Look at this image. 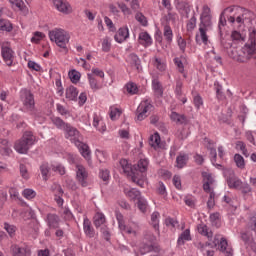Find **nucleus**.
<instances>
[{
  "instance_id": "nucleus-12",
  "label": "nucleus",
  "mask_w": 256,
  "mask_h": 256,
  "mask_svg": "<svg viewBox=\"0 0 256 256\" xmlns=\"http://www.w3.org/2000/svg\"><path fill=\"white\" fill-rule=\"evenodd\" d=\"M89 179V172L83 165L77 164L76 165V180L78 183L81 184L82 187H87L89 185V182H87Z\"/></svg>"
},
{
  "instance_id": "nucleus-49",
  "label": "nucleus",
  "mask_w": 256,
  "mask_h": 256,
  "mask_svg": "<svg viewBox=\"0 0 256 256\" xmlns=\"http://www.w3.org/2000/svg\"><path fill=\"white\" fill-rule=\"evenodd\" d=\"M22 195L25 199L31 200L35 199V197L37 196V192H35V190L33 189L26 188L23 190Z\"/></svg>"
},
{
  "instance_id": "nucleus-21",
  "label": "nucleus",
  "mask_w": 256,
  "mask_h": 256,
  "mask_svg": "<svg viewBox=\"0 0 256 256\" xmlns=\"http://www.w3.org/2000/svg\"><path fill=\"white\" fill-rule=\"evenodd\" d=\"M149 145L152 146L153 149H155L156 151L158 149L163 148V142H161V136L157 132H155L150 136Z\"/></svg>"
},
{
  "instance_id": "nucleus-26",
  "label": "nucleus",
  "mask_w": 256,
  "mask_h": 256,
  "mask_svg": "<svg viewBox=\"0 0 256 256\" xmlns=\"http://www.w3.org/2000/svg\"><path fill=\"white\" fill-rule=\"evenodd\" d=\"M127 63L132 67V69H136V71L141 69V60L137 54H130L127 58Z\"/></svg>"
},
{
  "instance_id": "nucleus-40",
  "label": "nucleus",
  "mask_w": 256,
  "mask_h": 256,
  "mask_svg": "<svg viewBox=\"0 0 256 256\" xmlns=\"http://www.w3.org/2000/svg\"><path fill=\"white\" fill-rule=\"evenodd\" d=\"M125 90L127 93H129V95H137V93H139V87H137V84L133 82H128L125 85Z\"/></svg>"
},
{
  "instance_id": "nucleus-24",
  "label": "nucleus",
  "mask_w": 256,
  "mask_h": 256,
  "mask_svg": "<svg viewBox=\"0 0 256 256\" xmlns=\"http://www.w3.org/2000/svg\"><path fill=\"white\" fill-rule=\"evenodd\" d=\"M218 249H220L222 253H225V255H228V256L233 255V248L229 246V243L225 238H221L220 242H218Z\"/></svg>"
},
{
  "instance_id": "nucleus-3",
  "label": "nucleus",
  "mask_w": 256,
  "mask_h": 256,
  "mask_svg": "<svg viewBox=\"0 0 256 256\" xmlns=\"http://www.w3.org/2000/svg\"><path fill=\"white\" fill-rule=\"evenodd\" d=\"M65 131V137L66 139H69L71 143H74V145L77 146L78 150L80 151L82 157L86 159V161L91 160V150L89 149V146L81 141L82 136L81 133H79V130H77L75 127L71 125H67L64 129Z\"/></svg>"
},
{
  "instance_id": "nucleus-18",
  "label": "nucleus",
  "mask_w": 256,
  "mask_h": 256,
  "mask_svg": "<svg viewBox=\"0 0 256 256\" xmlns=\"http://www.w3.org/2000/svg\"><path fill=\"white\" fill-rule=\"evenodd\" d=\"M127 39H129V28L128 27L120 28L114 35V41H116V43H125V41H127Z\"/></svg>"
},
{
  "instance_id": "nucleus-16",
  "label": "nucleus",
  "mask_w": 256,
  "mask_h": 256,
  "mask_svg": "<svg viewBox=\"0 0 256 256\" xmlns=\"http://www.w3.org/2000/svg\"><path fill=\"white\" fill-rule=\"evenodd\" d=\"M92 125L100 133H105V131H107V125H105V121H103V117H101V115L97 113H94L93 115Z\"/></svg>"
},
{
  "instance_id": "nucleus-8",
  "label": "nucleus",
  "mask_w": 256,
  "mask_h": 256,
  "mask_svg": "<svg viewBox=\"0 0 256 256\" xmlns=\"http://www.w3.org/2000/svg\"><path fill=\"white\" fill-rule=\"evenodd\" d=\"M1 57L7 67H15V51L11 48V43L1 41Z\"/></svg>"
},
{
  "instance_id": "nucleus-54",
  "label": "nucleus",
  "mask_w": 256,
  "mask_h": 256,
  "mask_svg": "<svg viewBox=\"0 0 256 256\" xmlns=\"http://www.w3.org/2000/svg\"><path fill=\"white\" fill-rule=\"evenodd\" d=\"M52 171L59 173V175H65V166L60 163L52 164Z\"/></svg>"
},
{
  "instance_id": "nucleus-31",
  "label": "nucleus",
  "mask_w": 256,
  "mask_h": 256,
  "mask_svg": "<svg viewBox=\"0 0 256 256\" xmlns=\"http://www.w3.org/2000/svg\"><path fill=\"white\" fill-rule=\"evenodd\" d=\"M152 89L155 95H158V97H161L163 95V86L161 85V82H159V79L154 78L152 80Z\"/></svg>"
},
{
  "instance_id": "nucleus-9",
  "label": "nucleus",
  "mask_w": 256,
  "mask_h": 256,
  "mask_svg": "<svg viewBox=\"0 0 256 256\" xmlns=\"http://www.w3.org/2000/svg\"><path fill=\"white\" fill-rule=\"evenodd\" d=\"M116 219L118 221L120 231L123 233H127V235H137V231L139 227L135 223H131L130 225H125V220L123 219V214L120 212H116Z\"/></svg>"
},
{
  "instance_id": "nucleus-38",
  "label": "nucleus",
  "mask_w": 256,
  "mask_h": 256,
  "mask_svg": "<svg viewBox=\"0 0 256 256\" xmlns=\"http://www.w3.org/2000/svg\"><path fill=\"white\" fill-rule=\"evenodd\" d=\"M121 113H123L121 108L117 106L110 107V119H112V121H116V119H119V117H121Z\"/></svg>"
},
{
  "instance_id": "nucleus-13",
  "label": "nucleus",
  "mask_w": 256,
  "mask_h": 256,
  "mask_svg": "<svg viewBox=\"0 0 256 256\" xmlns=\"http://www.w3.org/2000/svg\"><path fill=\"white\" fill-rule=\"evenodd\" d=\"M53 5L63 15H71L73 13V6L67 0H53Z\"/></svg>"
},
{
  "instance_id": "nucleus-4",
  "label": "nucleus",
  "mask_w": 256,
  "mask_h": 256,
  "mask_svg": "<svg viewBox=\"0 0 256 256\" xmlns=\"http://www.w3.org/2000/svg\"><path fill=\"white\" fill-rule=\"evenodd\" d=\"M48 37L60 49H67V45H69V41L71 40V34L63 28H53L48 32Z\"/></svg>"
},
{
  "instance_id": "nucleus-47",
  "label": "nucleus",
  "mask_w": 256,
  "mask_h": 256,
  "mask_svg": "<svg viewBox=\"0 0 256 256\" xmlns=\"http://www.w3.org/2000/svg\"><path fill=\"white\" fill-rule=\"evenodd\" d=\"M9 3L13 8L19 9V11H25V2L23 0H9Z\"/></svg>"
},
{
  "instance_id": "nucleus-22",
  "label": "nucleus",
  "mask_w": 256,
  "mask_h": 256,
  "mask_svg": "<svg viewBox=\"0 0 256 256\" xmlns=\"http://www.w3.org/2000/svg\"><path fill=\"white\" fill-rule=\"evenodd\" d=\"M12 153L13 150L11 149V145H9V141L0 139V154L3 155V157H10Z\"/></svg>"
},
{
  "instance_id": "nucleus-55",
  "label": "nucleus",
  "mask_w": 256,
  "mask_h": 256,
  "mask_svg": "<svg viewBox=\"0 0 256 256\" xmlns=\"http://www.w3.org/2000/svg\"><path fill=\"white\" fill-rule=\"evenodd\" d=\"M236 149L242 152V155L245 157H249V152L247 151V146L244 144L243 141L236 142Z\"/></svg>"
},
{
  "instance_id": "nucleus-19",
  "label": "nucleus",
  "mask_w": 256,
  "mask_h": 256,
  "mask_svg": "<svg viewBox=\"0 0 256 256\" xmlns=\"http://www.w3.org/2000/svg\"><path fill=\"white\" fill-rule=\"evenodd\" d=\"M138 43L142 45V47H151V45H153V38H151V35H149L147 31H142L139 33Z\"/></svg>"
},
{
  "instance_id": "nucleus-35",
  "label": "nucleus",
  "mask_w": 256,
  "mask_h": 256,
  "mask_svg": "<svg viewBox=\"0 0 256 256\" xmlns=\"http://www.w3.org/2000/svg\"><path fill=\"white\" fill-rule=\"evenodd\" d=\"M88 81L90 89H92V91H99V89H101V84L99 83V81H97V78H95V76H93L92 74H88Z\"/></svg>"
},
{
  "instance_id": "nucleus-33",
  "label": "nucleus",
  "mask_w": 256,
  "mask_h": 256,
  "mask_svg": "<svg viewBox=\"0 0 256 256\" xmlns=\"http://www.w3.org/2000/svg\"><path fill=\"white\" fill-rule=\"evenodd\" d=\"M77 95H79V91L74 86H70L66 89V99L70 101H75L77 99Z\"/></svg>"
},
{
  "instance_id": "nucleus-32",
  "label": "nucleus",
  "mask_w": 256,
  "mask_h": 256,
  "mask_svg": "<svg viewBox=\"0 0 256 256\" xmlns=\"http://www.w3.org/2000/svg\"><path fill=\"white\" fill-rule=\"evenodd\" d=\"M197 229H198V233H200V235H203L204 237H207L208 239L213 238V232L209 231V227H207V225L199 224Z\"/></svg>"
},
{
  "instance_id": "nucleus-56",
  "label": "nucleus",
  "mask_w": 256,
  "mask_h": 256,
  "mask_svg": "<svg viewBox=\"0 0 256 256\" xmlns=\"http://www.w3.org/2000/svg\"><path fill=\"white\" fill-rule=\"evenodd\" d=\"M20 175L26 181L29 179V177H31V175L29 174V170L27 169V166H25V164H20Z\"/></svg>"
},
{
  "instance_id": "nucleus-17",
  "label": "nucleus",
  "mask_w": 256,
  "mask_h": 256,
  "mask_svg": "<svg viewBox=\"0 0 256 256\" xmlns=\"http://www.w3.org/2000/svg\"><path fill=\"white\" fill-rule=\"evenodd\" d=\"M207 27L208 26H203L200 25L199 26V34H196V43L198 45H202V43L204 45H207V43L209 42V37L207 36Z\"/></svg>"
},
{
  "instance_id": "nucleus-53",
  "label": "nucleus",
  "mask_w": 256,
  "mask_h": 256,
  "mask_svg": "<svg viewBox=\"0 0 256 256\" xmlns=\"http://www.w3.org/2000/svg\"><path fill=\"white\" fill-rule=\"evenodd\" d=\"M69 78L72 81V83H79V79H81V73L77 70H71L69 73Z\"/></svg>"
},
{
  "instance_id": "nucleus-45",
  "label": "nucleus",
  "mask_w": 256,
  "mask_h": 256,
  "mask_svg": "<svg viewBox=\"0 0 256 256\" xmlns=\"http://www.w3.org/2000/svg\"><path fill=\"white\" fill-rule=\"evenodd\" d=\"M102 51H104V53H109L111 51V38H109V36L102 39Z\"/></svg>"
},
{
  "instance_id": "nucleus-41",
  "label": "nucleus",
  "mask_w": 256,
  "mask_h": 256,
  "mask_svg": "<svg viewBox=\"0 0 256 256\" xmlns=\"http://www.w3.org/2000/svg\"><path fill=\"white\" fill-rule=\"evenodd\" d=\"M105 224V214L97 212L94 216V225L95 227H101Z\"/></svg>"
},
{
  "instance_id": "nucleus-2",
  "label": "nucleus",
  "mask_w": 256,
  "mask_h": 256,
  "mask_svg": "<svg viewBox=\"0 0 256 256\" xmlns=\"http://www.w3.org/2000/svg\"><path fill=\"white\" fill-rule=\"evenodd\" d=\"M225 15H229L228 23H231V25H234V27H241V25L245 23L247 16L251 15V13L249 10L239 6L228 7L220 15L219 25H222V27H225L227 23Z\"/></svg>"
},
{
  "instance_id": "nucleus-43",
  "label": "nucleus",
  "mask_w": 256,
  "mask_h": 256,
  "mask_svg": "<svg viewBox=\"0 0 256 256\" xmlns=\"http://www.w3.org/2000/svg\"><path fill=\"white\" fill-rule=\"evenodd\" d=\"M51 121L53 123V125H55V127H57V129H64L69 125L67 123H65L61 118L59 117H52Z\"/></svg>"
},
{
  "instance_id": "nucleus-34",
  "label": "nucleus",
  "mask_w": 256,
  "mask_h": 256,
  "mask_svg": "<svg viewBox=\"0 0 256 256\" xmlns=\"http://www.w3.org/2000/svg\"><path fill=\"white\" fill-rule=\"evenodd\" d=\"M0 31H6V33H11L13 31V24L7 19H0Z\"/></svg>"
},
{
  "instance_id": "nucleus-27",
  "label": "nucleus",
  "mask_w": 256,
  "mask_h": 256,
  "mask_svg": "<svg viewBox=\"0 0 256 256\" xmlns=\"http://www.w3.org/2000/svg\"><path fill=\"white\" fill-rule=\"evenodd\" d=\"M124 193L128 199H131L132 201H139L141 199V192L135 188H125Z\"/></svg>"
},
{
  "instance_id": "nucleus-46",
  "label": "nucleus",
  "mask_w": 256,
  "mask_h": 256,
  "mask_svg": "<svg viewBox=\"0 0 256 256\" xmlns=\"http://www.w3.org/2000/svg\"><path fill=\"white\" fill-rule=\"evenodd\" d=\"M135 19L136 21H138V23H140V25H142V27H147V25H149V21L147 20V17H145V15H143V13L141 12L136 13Z\"/></svg>"
},
{
  "instance_id": "nucleus-52",
  "label": "nucleus",
  "mask_w": 256,
  "mask_h": 256,
  "mask_svg": "<svg viewBox=\"0 0 256 256\" xmlns=\"http://www.w3.org/2000/svg\"><path fill=\"white\" fill-rule=\"evenodd\" d=\"M137 207L141 213H147V200L145 198L141 197L138 199Z\"/></svg>"
},
{
  "instance_id": "nucleus-42",
  "label": "nucleus",
  "mask_w": 256,
  "mask_h": 256,
  "mask_svg": "<svg viewBox=\"0 0 256 256\" xmlns=\"http://www.w3.org/2000/svg\"><path fill=\"white\" fill-rule=\"evenodd\" d=\"M160 217H161V215L159 214V212H154L151 215L150 225H152V227H154L155 231H159V218Z\"/></svg>"
},
{
  "instance_id": "nucleus-28",
  "label": "nucleus",
  "mask_w": 256,
  "mask_h": 256,
  "mask_svg": "<svg viewBox=\"0 0 256 256\" xmlns=\"http://www.w3.org/2000/svg\"><path fill=\"white\" fill-rule=\"evenodd\" d=\"M174 93H175L177 99H179V101H181L183 104H185L187 102V97H185L183 95V82H181V81L176 82V87H175Z\"/></svg>"
},
{
  "instance_id": "nucleus-30",
  "label": "nucleus",
  "mask_w": 256,
  "mask_h": 256,
  "mask_svg": "<svg viewBox=\"0 0 256 256\" xmlns=\"http://www.w3.org/2000/svg\"><path fill=\"white\" fill-rule=\"evenodd\" d=\"M191 230L190 229H186L183 232H181V234L178 237L177 240V245H179L180 247L185 245V243H187V241H191Z\"/></svg>"
},
{
  "instance_id": "nucleus-25",
  "label": "nucleus",
  "mask_w": 256,
  "mask_h": 256,
  "mask_svg": "<svg viewBox=\"0 0 256 256\" xmlns=\"http://www.w3.org/2000/svg\"><path fill=\"white\" fill-rule=\"evenodd\" d=\"M174 65H176L177 71L179 73H185V63H187V58L185 55H181L179 57H175L173 59Z\"/></svg>"
},
{
  "instance_id": "nucleus-62",
  "label": "nucleus",
  "mask_w": 256,
  "mask_h": 256,
  "mask_svg": "<svg viewBox=\"0 0 256 256\" xmlns=\"http://www.w3.org/2000/svg\"><path fill=\"white\" fill-rule=\"evenodd\" d=\"M4 229L7 231L8 235H10V237H13L15 235V231H17V228L14 225L7 223L4 224Z\"/></svg>"
},
{
  "instance_id": "nucleus-37",
  "label": "nucleus",
  "mask_w": 256,
  "mask_h": 256,
  "mask_svg": "<svg viewBox=\"0 0 256 256\" xmlns=\"http://www.w3.org/2000/svg\"><path fill=\"white\" fill-rule=\"evenodd\" d=\"M153 65L157 71H160V73H163L167 70V63H165V61L161 60L160 58H155Z\"/></svg>"
},
{
  "instance_id": "nucleus-64",
  "label": "nucleus",
  "mask_w": 256,
  "mask_h": 256,
  "mask_svg": "<svg viewBox=\"0 0 256 256\" xmlns=\"http://www.w3.org/2000/svg\"><path fill=\"white\" fill-rule=\"evenodd\" d=\"M178 46L180 51H182V53H185V49L187 48V41H185V39H183V37H179L177 40Z\"/></svg>"
},
{
  "instance_id": "nucleus-57",
  "label": "nucleus",
  "mask_w": 256,
  "mask_h": 256,
  "mask_svg": "<svg viewBox=\"0 0 256 256\" xmlns=\"http://www.w3.org/2000/svg\"><path fill=\"white\" fill-rule=\"evenodd\" d=\"M184 203H185V205H187L188 207H191L193 209V207H195V203H196L195 197L192 195L185 196Z\"/></svg>"
},
{
  "instance_id": "nucleus-50",
  "label": "nucleus",
  "mask_w": 256,
  "mask_h": 256,
  "mask_svg": "<svg viewBox=\"0 0 256 256\" xmlns=\"http://www.w3.org/2000/svg\"><path fill=\"white\" fill-rule=\"evenodd\" d=\"M40 172L44 181H47V179H49V163H43L40 166Z\"/></svg>"
},
{
  "instance_id": "nucleus-29",
  "label": "nucleus",
  "mask_w": 256,
  "mask_h": 256,
  "mask_svg": "<svg viewBox=\"0 0 256 256\" xmlns=\"http://www.w3.org/2000/svg\"><path fill=\"white\" fill-rule=\"evenodd\" d=\"M171 121L177 125H187V117L183 114L177 112H171L170 114Z\"/></svg>"
},
{
  "instance_id": "nucleus-5",
  "label": "nucleus",
  "mask_w": 256,
  "mask_h": 256,
  "mask_svg": "<svg viewBox=\"0 0 256 256\" xmlns=\"http://www.w3.org/2000/svg\"><path fill=\"white\" fill-rule=\"evenodd\" d=\"M35 145V136L33 132H25L20 140L14 144V149L20 155H25Z\"/></svg>"
},
{
  "instance_id": "nucleus-63",
  "label": "nucleus",
  "mask_w": 256,
  "mask_h": 256,
  "mask_svg": "<svg viewBox=\"0 0 256 256\" xmlns=\"http://www.w3.org/2000/svg\"><path fill=\"white\" fill-rule=\"evenodd\" d=\"M219 217H220L219 213H213L210 215V221L212 225H215V227H219L220 225Z\"/></svg>"
},
{
  "instance_id": "nucleus-60",
  "label": "nucleus",
  "mask_w": 256,
  "mask_h": 256,
  "mask_svg": "<svg viewBox=\"0 0 256 256\" xmlns=\"http://www.w3.org/2000/svg\"><path fill=\"white\" fill-rule=\"evenodd\" d=\"M28 68L31 71H43V68L41 67V65L37 64L35 61H28Z\"/></svg>"
},
{
  "instance_id": "nucleus-15",
  "label": "nucleus",
  "mask_w": 256,
  "mask_h": 256,
  "mask_svg": "<svg viewBox=\"0 0 256 256\" xmlns=\"http://www.w3.org/2000/svg\"><path fill=\"white\" fill-rule=\"evenodd\" d=\"M200 21V25L204 27H211V8H209V6H203Z\"/></svg>"
},
{
  "instance_id": "nucleus-48",
  "label": "nucleus",
  "mask_w": 256,
  "mask_h": 256,
  "mask_svg": "<svg viewBox=\"0 0 256 256\" xmlns=\"http://www.w3.org/2000/svg\"><path fill=\"white\" fill-rule=\"evenodd\" d=\"M234 161L239 169H245V158L241 154H235Z\"/></svg>"
},
{
  "instance_id": "nucleus-6",
  "label": "nucleus",
  "mask_w": 256,
  "mask_h": 256,
  "mask_svg": "<svg viewBox=\"0 0 256 256\" xmlns=\"http://www.w3.org/2000/svg\"><path fill=\"white\" fill-rule=\"evenodd\" d=\"M20 101L22 103V111L24 113H29L30 115H35V97L33 93L27 89H22L20 91Z\"/></svg>"
},
{
  "instance_id": "nucleus-59",
  "label": "nucleus",
  "mask_w": 256,
  "mask_h": 256,
  "mask_svg": "<svg viewBox=\"0 0 256 256\" xmlns=\"http://www.w3.org/2000/svg\"><path fill=\"white\" fill-rule=\"evenodd\" d=\"M95 155L100 163H105V159H107V152L96 150Z\"/></svg>"
},
{
  "instance_id": "nucleus-10",
  "label": "nucleus",
  "mask_w": 256,
  "mask_h": 256,
  "mask_svg": "<svg viewBox=\"0 0 256 256\" xmlns=\"http://www.w3.org/2000/svg\"><path fill=\"white\" fill-rule=\"evenodd\" d=\"M117 5L124 15H131L132 11L139 9V0H119Z\"/></svg>"
},
{
  "instance_id": "nucleus-58",
  "label": "nucleus",
  "mask_w": 256,
  "mask_h": 256,
  "mask_svg": "<svg viewBox=\"0 0 256 256\" xmlns=\"http://www.w3.org/2000/svg\"><path fill=\"white\" fill-rule=\"evenodd\" d=\"M193 103L196 109H201L203 107V98L199 94H196L193 97Z\"/></svg>"
},
{
  "instance_id": "nucleus-23",
  "label": "nucleus",
  "mask_w": 256,
  "mask_h": 256,
  "mask_svg": "<svg viewBox=\"0 0 256 256\" xmlns=\"http://www.w3.org/2000/svg\"><path fill=\"white\" fill-rule=\"evenodd\" d=\"M61 219L56 214H48L46 217V223L49 229H57L59 227Z\"/></svg>"
},
{
  "instance_id": "nucleus-39",
  "label": "nucleus",
  "mask_w": 256,
  "mask_h": 256,
  "mask_svg": "<svg viewBox=\"0 0 256 256\" xmlns=\"http://www.w3.org/2000/svg\"><path fill=\"white\" fill-rule=\"evenodd\" d=\"M163 35L168 43H171V41H173V30L171 29V26L167 24L164 25Z\"/></svg>"
},
{
  "instance_id": "nucleus-14",
  "label": "nucleus",
  "mask_w": 256,
  "mask_h": 256,
  "mask_svg": "<svg viewBox=\"0 0 256 256\" xmlns=\"http://www.w3.org/2000/svg\"><path fill=\"white\" fill-rule=\"evenodd\" d=\"M10 253L12 256H31V249L27 245L13 244Z\"/></svg>"
},
{
  "instance_id": "nucleus-51",
  "label": "nucleus",
  "mask_w": 256,
  "mask_h": 256,
  "mask_svg": "<svg viewBox=\"0 0 256 256\" xmlns=\"http://www.w3.org/2000/svg\"><path fill=\"white\" fill-rule=\"evenodd\" d=\"M241 185H242L241 180H239L237 178L228 179V187H230V189H239V187H241Z\"/></svg>"
},
{
  "instance_id": "nucleus-36",
  "label": "nucleus",
  "mask_w": 256,
  "mask_h": 256,
  "mask_svg": "<svg viewBox=\"0 0 256 256\" xmlns=\"http://www.w3.org/2000/svg\"><path fill=\"white\" fill-rule=\"evenodd\" d=\"M187 161H189V156H187V154H180L176 158V167L183 169V167L187 165Z\"/></svg>"
},
{
  "instance_id": "nucleus-61",
  "label": "nucleus",
  "mask_w": 256,
  "mask_h": 256,
  "mask_svg": "<svg viewBox=\"0 0 256 256\" xmlns=\"http://www.w3.org/2000/svg\"><path fill=\"white\" fill-rule=\"evenodd\" d=\"M187 31H193L195 27H197V18L193 16L188 22H187Z\"/></svg>"
},
{
  "instance_id": "nucleus-1",
  "label": "nucleus",
  "mask_w": 256,
  "mask_h": 256,
  "mask_svg": "<svg viewBox=\"0 0 256 256\" xmlns=\"http://www.w3.org/2000/svg\"><path fill=\"white\" fill-rule=\"evenodd\" d=\"M120 167L125 175H130L133 183H136L139 187H145V173H147L149 167V160L147 158L140 159L135 169H133V166H131L127 159H122L120 160Z\"/></svg>"
},
{
  "instance_id": "nucleus-11",
  "label": "nucleus",
  "mask_w": 256,
  "mask_h": 256,
  "mask_svg": "<svg viewBox=\"0 0 256 256\" xmlns=\"http://www.w3.org/2000/svg\"><path fill=\"white\" fill-rule=\"evenodd\" d=\"M151 109H153V105L149 100L142 101L136 111V119L137 121H143L144 119H147L149 117V113L151 112Z\"/></svg>"
},
{
  "instance_id": "nucleus-7",
  "label": "nucleus",
  "mask_w": 256,
  "mask_h": 256,
  "mask_svg": "<svg viewBox=\"0 0 256 256\" xmlns=\"http://www.w3.org/2000/svg\"><path fill=\"white\" fill-rule=\"evenodd\" d=\"M202 177L204 181L203 189L206 193L210 194L207 206L209 209H213L215 207V192H213V183H215V180L209 172H202Z\"/></svg>"
},
{
  "instance_id": "nucleus-20",
  "label": "nucleus",
  "mask_w": 256,
  "mask_h": 256,
  "mask_svg": "<svg viewBox=\"0 0 256 256\" xmlns=\"http://www.w3.org/2000/svg\"><path fill=\"white\" fill-rule=\"evenodd\" d=\"M83 231H84L86 237H90V238L95 237V229L91 225V220H89V218H87V216H84Z\"/></svg>"
},
{
  "instance_id": "nucleus-44",
  "label": "nucleus",
  "mask_w": 256,
  "mask_h": 256,
  "mask_svg": "<svg viewBox=\"0 0 256 256\" xmlns=\"http://www.w3.org/2000/svg\"><path fill=\"white\" fill-rule=\"evenodd\" d=\"M45 39V34L43 32L36 31L33 33V36L31 38V43H35L36 45H39L41 41Z\"/></svg>"
}]
</instances>
